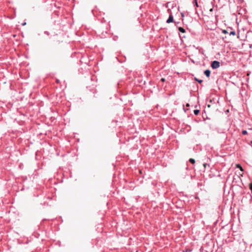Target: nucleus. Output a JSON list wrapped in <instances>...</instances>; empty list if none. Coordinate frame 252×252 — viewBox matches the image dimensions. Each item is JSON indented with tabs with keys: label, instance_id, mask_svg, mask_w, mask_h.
Masks as SVG:
<instances>
[{
	"label": "nucleus",
	"instance_id": "f257e3e1",
	"mask_svg": "<svg viewBox=\"0 0 252 252\" xmlns=\"http://www.w3.org/2000/svg\"><path fill=\"white\" fill-rule=\"evenodd\" d=\"M220 66V63L218 61H213L211 64V67L214 69L218 68Z\"/></svg>",
	"mask_w": 252,
	"mask_h": 252
},
{
	"label": "nucleus",
	"instance_id": "f03ea898",
	"mask_svg": "<svg viewBox=\"0 0 252 252\" xmlns=\"http://www.w3.org/2000/svg\"><path fill=\"white\" fill-rule=\"evenodd\" d=\"M173 21V17L172 15H170L168 19L167 20V23H170L171 22H172Z\"/></svg>",
	"mask_w": 252,
	"mask_h": 252
},
{
	"label": "nucleus",
	"instance_id": "7ed1b4c3",
	"mask_svg": "<svg viewBox=\"0 0 252 252\" xmlns=\"http://www.w3.org/2000/svg\"><path fill=\"white\" fill-rule=\"evenodd\" d=\"M204 74H205V75L206 76H207L208 77H209L210 76V71L208 69L207 70H206L205 71H204Z\"/></svg>",
	"mask_w": 252,
	"mask_h": 252
},
{
	"label": "nucleus",
	"instance_id": "20e7f679",
	"mask_svg": "<svg viewBox=\"0 0 252 252\" xmlns=\"http://www.w3.org/2000/svg\"><path fill=\"white\" fill-rule=\"evenodd\" d=\"M179 31L180 32H183V33L185 32V30L184 28H182V27L179 28Z\"/></svg>",
	"mask_w": 252,
	"mask_h": 252
},
{
	"label": "nucleus",
	"instance_id": "39448f33",
	"mask_svg": "<svg viewBox=\"0 0 252 252\" xmlns=\"http://www.w3.org/2000/svg\"><path fill=\"white\" fill-rule=\"evenodd\" d=\"M236 166L237 168H239L242 171H243L242 167L241 166V165L237 164L236 165Z\"/></svg>",
	"mask_w": 252,
	"mask_h": 252
},
{
	"label": "nucleus",
	"instance_id": "423d86ee",
	"mask_svg": "<svg viewBox=\"0 0 252 252\" xmlns=\"http://www.w3.org/2000/svg\"><path fill=\"white\" fill-rule=\"evenodd\" d=\"M189 162H190V163H191L192 164H194V163H195V160H194V159H193V158H190V159H189Z\"/></svg>",
	"mask_w": 252,
	"mask_h": 252
},
{
	"label": "nucleus",
	"instance_id": "0eeeda50",
	"mask_svg": "<svg viewBox=\"0 0 252 252\" xmlns=\"http://www.w3.org/2000/svg\"><path fill=\"white\" fill-rule=\"evenodd\" d=\"M236 34V33L234 31H231L229 33V35H232L233 36L235 35Z\"/></svg>",
	"mask_w": 252,
	"mask_h": 252
},
{
	"label": "nucleus",
	"instance_id": "6e6552de",
	"mask_svg": "<svg viewBox=\"0 0 252 252\" xmlns=\"http://www.w3.org/2000/svg\"><path fill=\"white\" fill-rule=\"evenodd\" d=\"M199 110H194V113L195 115H197L199 114Z\"/></svg>",
	"mask_w": 252,
	"mask_h": 252
},
{
	"label": "nucleus",
	"instance_id": "1a4fd4ad",
	"mask_svg": "<svg viewBox=\"0 0 252 252\" xmlns=\"http://www.w3.org/2000/svg\"><path fill=\"white\" fill-rule=\"evenodd\" d=\"M222 33H223L224 34H227L228 33V32L227 30H222Z\"/></svg>",
	"mask_w": 252,
	"mask_h": 252
},
{
	"label": "nucleus",
	"instance_id": "9d476101",
	"mask_svg": "<svg viewBox=\"0 0 252 252\" xmlns=\"http://www.w3.org/2000/svg\"><path fill=\"white\" fill-rule=\"evenodd\" d=\"M195 80L197 81V82H198L199 83H201L202 82V80H199V79H197V78H195Z\"/></svg>",
	"mask_w": 252,
	"mask_h": 252
},
{
	"label": "nucleus",
	"instance_id": "9b49d317",
	"mask_svg": "<svg viewBox=\"0 0 252 252\" xmlns=\"http://www.w3.org/2000/svg\"><path fill=\"white\" fill-rule=\"evenodd\" d=\"M242 134H244V135H245V134H247V131L245 130H244L242 131Z\"/></svg>",
	"mask_w": 252,
	"mask_h": 252
},
{
	"label": "nucleus",
	"instance_id": "f8f14e48",
	"mask_svg": "<svg viewBox=\"0 0 252 252\" xmlns=\"http://www.w3.org/2000/svg\"><path fill=\"white\" fill-rule=\"evenodd\" d=\"M194 2L195 4V5L196 7H198V3H197V0H194Z\"/></svg>",
	"mask_w": 252,
	"mask_h": 252
},
{
	"label": "nucleus",
	"instance_id": "ddd939ff",
	"mask_svg": "<svg viewBox=\"0 0 252 252\" xmlns=\"http://www.w3.org/2000/svg\"><path fill=\"white\" fill-rule=\"evenodd\" d=\"M165 79H164V78H161V81L162 82H164V81H165Z\"/></svg>",
	"mask_w": 252,
	"mask_h": 252
},
{
	"label": "nucleus",
	"instance_id": "4468645a",
	"mask_svg": "<svg viewBox=\"0 0 252 252\" xmlns=\"http://www.w3.org/2000/svg\"><path fill=\"white\" fill-rule=\"evenodd\" d=\"M213 11V8H212L210 9V12H212Z\"/></svg>",
	"mask_w": 252,
	"mask_h": 252
},
{
	"label": "nucleus",
	"instance_id": "2eb2a0df",
	"mask_svg": "<svg viewBox=\"0 0 252 252\" xmlns=\"http://www.w3.org/2000/svg\"><path fill=\"white\" fill-rule=\"evenodd\" d=\"M206 165H207L206 163L203 164V166H204V167H206Z\"/></svg>",
	"mask_w": 252,
	"mask_h": 252
},
{
	"label": "nucleus",
	"instance_id": "dca6fc26",
	"mask_svg": "<svg viewBox=\"0 0 252 252\" xmlns=\"http://www.w3.org/2000/svg\"><path fill=\"white\" fill-rule=\"evenodd\" d=\"M26 23H23V24H22V25H23V26H25V25H26Z\"/></svg>",
	"mask_w": 252,
	"mask_h": 252
},
{
	"label": "nucleus",
	"instance_id": "f3484780",
	"mask_svg": "<svg viewBox=\"0 0 252 252\" xmlns=\"http://www.w3.org/2000/svg\"><path fill=\"white\" fill-rule=\"evenodd\" d=\"M186 106H187V107H189V103H187V105H186Z\"/></svg>",
	"mask_w": 252,
	"mask_h": 252
},
{
	"label": "nucleus",
	"instance_id": "a211bd4d",
	"mask_svg": "<svg viewBox=\"0 0 252 252\" xmlns=\"http://www.w3.org/2000/svg\"><path fill=\"white\" fill-rule=\"evenodd\" d=\"M210 106H210V105H208V107H210Z\"/></svg>",
	"mask_w": 252,
	"mask_h": 252
},
{
	"label": "nucleus",
	"instance_id": "6ab92c4d",
	"mask_svg": "<svg viewBox=\"0 0 252 252\" xmlns=\"http://www.w3.org/2000/svg\"><path fill=\"white\" fill-rule=\"evenodd\" d=\"M139 172H140V173H141V170H139Z\"/></svg>",
	"mask_w": 252,
	"mask_h": 252
},
{
	"label": "nucleus",
	"instance_id": "aec40b11",
	"mask_svg": "<svg viewBox=\"0 0 252 252\" xmlns=\"http://www.w3.org/2000/svg\"><path fill=\"white\" fill-rule=\"evenodd\" d=\"M200 252H203V250H201Z\"/></svg>",
	"mask_w": 252,
	"mask_h": 252
},
{
	"label": "nucleus",
	"instance_id": "412c9836",
	"mask_svg": "<svg viewBox=\"0 0 252 252\" xmlns=\"http://www.w3.org/2000/svg\"><path fill=\"white\" fill-rule=\"evenodd\" d=\"M251 144H252V141L251 142Z\"/></svg>",
	"mask_w": 252,
	"mask_h": 252
}]
</instances>
